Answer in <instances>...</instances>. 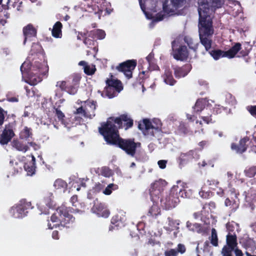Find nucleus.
Wrapping results in <instances>:
<instances>
[{
	"label": "nucleus",
	"mask_w": 256,
	"mask_h": 256,
	"mask_svg": "<svg viewBox=\"0 0 256 256\" xmlns=\"http://www.w3.org/2000/svg\"><path fill=\"white\" fill-rule=\"evenodd\" d=\"M160 214V210L156 204H154L148 211V214L156 217Z\"/></svg>",
	"instance_id": "36"
},
{
	"label": "nucleus",
	"mask_w": 256,
	"mask_h": 256,
	"mask_svg": "<svg viewBox=\"0 0 256 256\" xmlns=\"http://www.w3.org/2000/svg\"><path fill=\"white\" fill-rule=\"evenodd\" d=\"M84 72L88 75H92L94 74L96 68L95 66L93 65H88L85 66L84 68Z\"/></svg>",
	"instance_id": "44"
},
{
	"label": "nucleus",
	"mask_w": 256,
	"mask_h": 256,
	"mask_svg": "<svg viewBox=\"0 0 256 256\" xmlns=\"http://www.w3.org/2000/svg\"><path fill=\"white\" fill-rule=\"evenodd\" d=\"M202 125V122L201 121H198V120L196 121V128L198 129V130H196V131H198V132H203V130L201 128Z\"/></svg>",
	"instance_id": "59"
},
{
	"label": "nucleus",
	"mask_w": 256,
	"mask_h": 256,
	"mask_svg": "<svg viewBox=\"0 0 256 256\" xmlns=\"http://www.w3.org/2000/svg\"><path fill=\"white\" fill-rule=\"evenodd\" d=\"M162 78L164 82L167 84L173 86L176 82V80L173 78L172 72L168 68H165Z\"/></svg>",
	"instance_id": "24"
},
{
	"label": "nucleus",
	"mask_w": 256,
	"mask_h": 256,
	"mask_svg": "<svg viewBox=\"0 0 256 256\" xmlns=\"http://www.w3.org/2000/svg\"><path fill=\"white\" fill-rule=\"evenodd\" d=\"M136 62L134 60H128L122 63L117 67V69L124 72V75L128 78L132 77V71L136 66Z\"/></svg>",
	"instance_id": "15"
},
{
	"label": "nucleus",
	"mask_w": 256,
	"mask_h": 256,
	"mask_svg": "<svg viewBox=\"0 0 256 256\" xmlns=\"http://www.w3.org/2000/svg\"><path fill=\"white\" fill-rule=\"evenodd\" d=\"M140 8L148 19L152 20L150 25L152 24L162 20L165 16L163 12L156 14V2L154 0H138Z\"/></svg>",
	"instance_id": "5"
},
{
	"label": "nucleus",
	"mask_w": 256,
	"mask_h": 256,
	"mask_svg": "<svg viewBox=\"0 0 256 256\" xmlns=\"http://www.w3.org/2000/svg\"><path fill=\"white\" fill-rule=\"evenodd\" d=\"M56 86L62 90H64L66 92L68 86H66V83L65 81L58 82L56 84Z\"/></svg>",
	"instance_id": "51"
},
{
	"label": "nucleus",
	"mask_w": 256,
	"mask_h": 256,
	"mask_svg": "<svg viewBox=\"0 0 256 256\" xmlns=\"http://www.w3.org/2000/svg\"><path fill=\"white\" fill-rule=\"evenodd\" d=\"M167 162L166 160H160L158 162V164L160 168L164 169L166 167Z\"/></svg>",
	"instance_id": "57"
},
{
	"label": "nucleus",
	"mask_w": 256,
	"mask_h": 256,
	"mask_svg": "<svg viewBox=\"0 0 256 256\" xmlns=\"http://www.w3.org/2000/svg\"><path fill=\"white\" fill-rule=\"evenodd\" d=\"M246 200L250 204L254 202H256V190L252 188L246 195Z\"/></svg>",
	"instance_id": "30"
},
{
	"label": "nucleus",
	"mask_w": 256,
	"mask_h": 256,
	"mask_svg": "<svg viewBox=\"0 0 256 256\" xmlns=\"http://www.w3.org/2000/svg\"><path fill=\"white\" fill-rule=\"evenodd\" d=\"M186 2V0H165L163 3L164 14L169 16L178 14V10L182 8Z\"/></svg>",
	"instance_id": "8"
},
{
	"label": "nucleus",
	"mask_w": 256,
	"mask_h": 256,
	"mask_svg": "<svg viewBox=\"0 0 256 256\" xmlns=\"http://www.w3.org/2000/svg\"><path fill=\"white\" fill-rule=\"evenodd\" d=\"M200 158V155L195 150H190L185 153H181L180 157V164H185L193 160H196Z\"/></svg>",
	"instance_id": "17"
},
{
	"label": "nucleus",
	"mask_w": 256,
	"mask_h": 256,
	"mask_svg": "<svg viewBox=\"0 0 256 256\" xmlns=\"http://www.w3.org/2000/svg\"><path fill=\"white\" fill-rule=\"evenodd\" d=\"M178 190V186H173L170 194L160 200L162 206L166 210L175 208L180 202Z\"/></svg>",
	"instance_id": "7"
},
{
	"label": "nucleus",
	"mask_w": 256,
	"mask_h": 256,
	"mask_svg": "<svg viewBox=\"0 0 256 256\" xmlns=\"http://www.w3.org/2000/svg\"><path fill=\"white\" fill-rule=\"evenodd\" d=\"M31 157L32 162H30L29 164H25L24 166V169L27 172V174L28 176H32L33 174H34L36 168V158L33 155H32Z\"/></svg>",
	"instance_id": "28"
},
{
	"label": "nucleus",
	"mask_w": 256,
	"mask_h": 256,
	"mask_svg": "<svg viewBox=\"0 0 256 256\" xmlns=\"http://www.w3.org/2000/svg\"><path fill=\"white\" fill-rule=\"evenodd\" d=\"M240 243L246 248L249 249L250 250L254 251V238L252 239L248 237H246L242 239L240 241Z\"/></svg>",
	"instance_id": "25"
},
{
	"label": "nucleus",
	"mask_w": 256,
	"mask_h": 256,
	"mask_svg": "<svg viewBox=\"0 0 256 256\" xmlns=\"http://www.w3.org/2000/svg\"><path fill=\"white\" fill-rule=\"evenodd\" d=\"M68 208L62 206L56 209V212L52 216L50 222H48V226L49 229L54 228H69L70 224L74 222V218L68 212Z\"/></svg>",
	"instance_id": "4"
},
{
	"label": "nucleus",
	"mask_w": 256,
	"mask_h": 256,
	"mask_svg": "<svg viewBox=\"0 0 256 256\" xmlns=\"http://www.w3.org/2000/svg\"><path fill=\"white\" fill-rule=\"evenodd\" d=\"M28 144L29 146L32 147L34 150H36L40 148V146L36 144L35 142H28Z\"/></svg>",
	"instance_id": "62"
},
{
	"label": "nucleus",
	"mask_w": 256,
	"mask_h": 256,
	"mask_svg": "<svg viewBox=\"0 0 256 256\" xmlns=\"http://www.w3.org/2000/svg\"><path fill=\"white\" fill-rule=\"evenodd\" d=\"M52 194H50L48 197L45 198L44 203L47 206L48 208H51L54 206V202L52 199Z\"/></svg>",
	"instance_id": "45"
},
{
	"label": "nucleus",
	"mask_w": 256,
	"mask_h": 256,
	"mask_svg": "<svg viewBox=\"0 0 256 256\" xmlns=\"http://www.w3.org/2000/svg\"><path fill=\"white\" fill-rule=\"evenodd\" d=\"M118 189V186L114 184H109L103 190L102 193L105 195H110L113 190Z\"/></svg>",
	"instance_id": "37"
},
{
	"label": "nucleus",
	"mask_w": 256,
	"mask_h": 256,
	"mask_svg": "<svg viewBox=\"0 0 256 256\" xmlns=\"http://www.w3.org/2000/svg\"><path fill=\"white\" fill-rule=\"evenodd\" d=\"M230 192V198L232 200L227 198L225 200L224 204L226 206L230 207V213H232L235 212L239 207L240 200L238 197L239 194L236 192L234 188L231 189Z\"/></svg>",
	"instance_id": "14"
},
{
	"label": "nucleus",
	"mask_w": 256,
	"mask_h": 256,
	"mask_svg": "<svg viewBox=\"0 0 256 256\" xmlns=\"http://www.w3.org/2000/svg\"><path fill=\"white\" fill-rule=\"evenodd\" d=\"M184 41L186 42L187 43L188 46L190 48H192V50H196L197 48L198 44H194L193 40L188 38H184Z\"/></svg>",
	"instance_id": "48"
},
{
	"label": "nucleus",
	"mask_w": 256,
	"mask_h": 256,
	"mask_svg": "<svg viewBox=\"0 0 256 256\" xmlns=\"http://www.w3.org/2000/svg\"><path fill=\"white\" fill-rule=\"evenodd\" d=\"M246 176L252 178L256 176V166H252L244 170Z\"/></svg>",
	"instance_id": "43"
},
{
	"label": "nucleus",
	"mask_w": 256,
	"mask_h": 256,
	"mask_svg": "<svg viewBox=\"0 0 256 256\" xmlns=\"http://www.w3.org/2000/svg\"><path fill=\"white\" fill-rule=\"evenodd\" d=\"M154 54L152 53L150 54L146 58V60L149 64H150L151 63H152L153 59H154Z\"/></svg>",
	"instance_id": "60"
},
{
	"label": "nucleus",
	"mask_w": 256,
	"mask_h": 256,
	"mask_svg": "<svg viewBox=\"0 0 256 256\" xmlns=\"http://www.w3.org/2000/svg\"><path fill=\"white\" fill-rule=\"evenodd\" d=\"M32 136V130L26 126L20 132V137L22 139H28Z\"/></svg>",
	"instance_id": "38"
},
{
	"label": "nucleus",
	"mask_w": 256,
	"mask_h": 256,
	"mask_svg": "<svg viewBox=\"0 0 256 256\" xmlns=\"http://www.w3.org/2000/svg\"><path fill=\"white\" fill-rule=\"evenodd\" d=\"M121 218H119L118 215L114 216L111 220V222L112 224H116V226H119V222L122 221Z\"/></svg>",
	"instance_id": "52"
},
{
	"label": "nucleus",
	"mask_w": 256,
	"mask_h": 256,
	"mask_svg": "<svg viewBox=\"0 0 256 256\" xmlns=\"http://www.w3.org/2000/svg\"><path fill=\"white\" fill-rule=\"evenodd\" d=\"M55 116L58 118V121L60 122L61 124L65 127L70 128L69 123L65 118V116L64 112L59 108H56L55 109Z\"/></svg>",
	"instance_id": "29"
},
{
	"label": "nucleus",
	"mask_w": 256,
	"mask_h": 256,
	"mask_svg": "<svg viewBox=\"0 0 256 256\" xmlns=\"http://www.w3.org/2000/svg\"><path fill=\"white\" fill-rule=\"evenodd\" d=\"M246 109L252 116H256V106H248Z\"/></svg>",
	"instance_id": "54"
},
{
	"label": "nucleus",
	"mask_w": 256,
	"mask_h": 256,
	"mask_svg": "<svg viewBox=\"0 0 256 256\" xmlns=\"http://www.w3.org/2000/svg\"><path fill=\"white\" fill-rule=\"evenodd\" d=\"M138 126L144 136L151 138L160 132L162 122L158 118L152 120L146 118L139 122Z\"/></svg>",
	"instance_id": "6"
},
{
	"label": "nucleus",
	"mask_w": 256,
	"mask_h": 256,
	"mask_svg": "<svg viewBox=\"0 0 256 256\" xmlns=\"http://www.w3.org/2000/svg\"><path fill=\"white\" fill-rule=\"evenodd\" d=\"M60 96H61V94L60 93L58 94V92H56V94H55L54 99L56 100V98H60V100H58L56 102V105L57 106H60V104H62L64 100V98H60Z\"/></svg>",
	"instance_id": "55"
},
{
	"label": "nucleus",
	"mask_w": 256,
	"mask_h": 256,
	"mask_svg": "<svg viewBox=\"0 0 256 256\" xmlns=\"http://www.w3.org/2000/svg\"><path fill=\"white\" fill-rule=\"evenodd\" d=\"M210 54L212 58L216 60H217L220 58L226 57L225 52L220 50H212Z\"/></svg>",
	"instance_id": "39"
},
{
	"label": "nucleus",
	"mask_w": 256,
	"mask_h": 256,
	"mask_svg": "<svg viewBox=\"0 0 256 256\" xmlns=\"http://www.w3.org/2000/svg\"><path fill=\"white\" fill-rule=\"evenodd\" d=\"M186 226L190 230L194 232H196L199 234H201L204 232V230L200 224L197 223L192 224L189 222H186Z\"/></svg>",
	"instance_id": "33"
},
{
	"label": "nucleus",
	"mask_w": 256,
	"mask_h": 256,
	"mask_svg": "<svg viewBox=\"0 0 256 256\" xmlns=\"http://www.w3.org/2000/svg\"><path fill=\"white\" fill-rule=\"evenodd\" d=\"M14 133L9 127L6 126L0 135V144H7L14 136Z\"/></svg>",
	"instance_id": "20"
},
{
	"label": "nucleus",
	"mask_w": 256,
	"mask_h": 256,
	"mask_svg": "<svg viewBox=\"0 0 256 256\" xmlns=\"http://www.w3.org/2000/svg\"><path fill=\"white\" fill-rule=\"evenodd\" d=\"M89 36H92L94 38L100 40L103 39L105 38V32L102 30H96L90 32Z\"/></svg>",
	"instance_id": "35"
},
{
	"label": "nucleus",
	"mask_w": 256,
	"mask_h": 256,
	"mask_svg": "<svg viewBox=\"0 0 256 256\" xmlns=\"http://www.w3.org/2000/svg\"><path fill=\"white\" fill-rule=\"evenodd\" d=\"M30 208H32L31 202L24 199L11 208L10 213L15 218H20L26 216L28 213L27 210Z\"/></svg>",
	"instance_id": "9"
},
{
	"label": "nucleus",
	"mask_w": 256,
	"mask_h": 256,
	"mask_svg": "<svg viewBox=\"0 0 256 256\" xmlns=\"http://www.w3.org/2000/svg\"><path fill=\"white\" fill-rule=\"evenodd\" d=\"M114 122L118 124L119 128L124 127L125 130L128 129L133 125V120L126 114H122L115 118Z\"/></svg>",
	"instance_id": "18"
},
{
	"label": "nucleus",
	"mask_w": 256,
	"mask_h": 256,
	"mask_svg": "<svg viewBox=\"0 0 256 256\" xmlns=\"http://www.w3.org/2000/svg\"><path fill=\"white\" fill-rule=\"evenodd\" d=\"M56 189H65L67 187L66 182L62 179L56 180L54 184Z\"/></svg>",
	"instance_id": "40"
},
{
	"label": "nucleus",
	"mask_w": 256,
	"mask_h": 256,
	"mask_svg": "<svg viewBox=\"0 0 256 256\" xmlns=\"http://www.w3.org/2000/svg\"><path fill=\"white\" fill-rule=\"evenodd\" d=\"M105 88V95L109 98H112L123 89L122 82L118 80H107Z\"/></svg>",
	"instance_id": "10"
},
{
	"label": "nucleus",
	"mask_w": 256,
	"mask_h": 256,
	"mask_svg": "<svg viewBox=\"0 0 256 256\" xmlns=\"http://www.w3.org/2000/svg\"><path fill=\"white\" fill-rule=\"evenodd\" d=\"M241 49V44L240 43L236 44L231 48L225 51L226 57L232 58H234Z\"/></svg>",
	"instance_id": "27"
},
{
	"label": "nucleus",
	"mask_w": 256,
	"mask_h": 256,
	"mask_svg": "<svg viewBox=\"0 0 256 256\" xmlns=\"http://www.w3.org/2000/svg\"><path fill=\"white\" fill-rule=\"evenodd\" d=\"M99 132L104 136V140L108 144L118 146L128 154L132 156H134L136 148L140 146V143L134 142V139L120 138L117 127L110 120L101 128H99Z\"/></svg>",
	"instance_id": "3"
},
{
	"label": "nucleus",
	"mask_w": 256,
	"mask_h": 256,
	"mask_svg": "<svg viewBox=\"0 0 256 256\" xmlns=\"http://www.w3.org/2000/svg\"><path fill=\"white\" fill-rule=\"evenodd\" d=\"M172 53L174 58L176 60H186L188 54L186 46H180L178 48H176L175 42H172Z\"/></svg>",
	"instance_id": "16"
},
{
	"label": "nucleus",
	"mask_w": 256,
	"mask_h": 256,
	"mask_svg": "<svg viewBox=\"0 0 256 256\" xmlns=\"http://www.w3.org/2000/svg\"><path fill=\"white\" fill-rule=\"evenodd\" d=\"M209 104L208 100L206 98L199 99L196 101L194 109L196 112H200L206 106H208Z\"/></svg>",
	"instance_id": "26"
},
{
	"label": "nucleus",
	"mask_w": 256,
	"mask_h": 256,
	"mask_svg": "<svg viewBox=\"0 0 256 256\" xmlns=\"http://www.w3.org/2000/svg\"><path fill=\"white\" fill-rule=\"evenodd\" d=\"M84 42L85 44L88 46H90L91 44H94V42L89 38H86L84 40Z\"/></svg>",
	"instance_id": "64"
},
{
	"label": "nucleus",
	"mask_w": 256,
	"mask_h": 256,
	"mask_svg": "<svg viewBox=\"0 0 256 256\" xmlns=\"http://www.w3.org/2000/svg\"><path fill=\"white\" fill-rule=\"evenodd\" d=\"M62 24L60 22H57L53 26L52 30V36L58 38H60L62 36Z\"/></svg>",
	"instance_id": "32"
},
{
	"label": "nucleus",
	"mask_w": 256,
	"mask_h": 256,
	"mask_svg": "<svg viewBox=\"0 0 256 256\" xmlns=\"http://www.w3.org/2000/svg\"><path fill=\"white\" fill-rule=\"evenodd\" d=\"M101 174L106 177H109L112 174V172L109 168L102 167L101 169Z\"/></svg>",
	"instance_id": "49"
},
{
	"label": "nucleus",
	"mask_w": 256,
	"mask_h": 256,
	"mask_svg": "<svg viewBox=\"0 0 256 256\" xmlns=\"http://www.w3.org/2000/svg\"><path fill=\"white\" fill-rule=\"evenodd\" d=\"M79 86L76 85H74L72 84L70 86H68L66 88V92L70 94H74L78 90V88Z\"/></svg>",
	"instance_id": "47"
},
{
	"label": "nucleus",
	"mask_w": 256,
	"mask_h": 256,
	"mask_svg": "<svg viewBox=\"0 0 256 256\" xmlns=\"http://www.w3.org/2000/svg\"><path fill=\"white\" fill-rule=\"evenodd\" d=\"M168 226H164V229L169 232H170L172 230H178L179 228L178 225H179V221L178 220H173L172 219H170V218H168Z\"/></svg>",
	"instance_id": "31"
},
{
	"label": "nucleus",
	"mask_w": 256,
	"mask_h": 256,
	"mask_svg": "<svg viewBox=\"0 0 256 256\" xmlns=\"http://www.w3.org/2000/svg\"><path fill=\"white\" fill-rule=\"evenodd\" d=\"M199 194L200 197L203 198H208L210 196V192L208 191H206L204 188H202L201 190L199 192Z\"/></svg>",
	"instance_id": "50"
},
{
	"label": "nucleus",
	"mask_w": 256,
	"mask_h": 256,
	"mask_svg": "<svg viewBox=\"0 0 256 256\" xmlns=\"http://www.w3.org/2000/svg\"><path fill=\"white\" fill-rule=\"evenodd\" d=\"M71 77L72 78V84L79 86L80 81L81 79L80 75L78 74H72Z\"/></svg>",
	"instance_id": "46"
},
{
	"label": "nucleus",
	"mask_w": 256,
	"mask_h": 256,
	"mask_svg": "<svg viewBox=\"0 0 256 256\" xmlns=\"http://www.w3.org/2000/svg\"><path fill=\"white\" fill-rule=\"evenodd\" d=\"M248 141V138L245 137L242 139L240 140L239 142L238 146H236V144H232L231 148L232 150H236L237 153L242 154L246 150V144Z\"/></svg>",
	"instance_id": "21"
},
{
	"label": "nucleus",
	"mask_w": 256,
	"mask_h": 256,
	"mask_svg": "<svg viewBox=\"0 0 256 256\" xmlns=\"http://www.w3.org/2000/svg\"><path fill=\"white\" fill-rule=\"evenodd\" d=\"M166 182L162 179L156 180L151 186L150 190V193L152 200L154 202H156L160 198L162 192L164 190V188L166 186Z\"/></svg>",
	"instance_id": "11"
},
{
	"label": "nucleus",
	"mask_w": 256,
	"mask_h": 256,
	"mask_svg": "<svg viewBox=\"0 0 256 256\" xmlns=\"http://www.w3.org/2000/svg\"><path fill=\"white\" fill-rule=\"evenodd\" d=\"M192 195V192L190 190H182L178 188V196H180L184 198H190Z\"/></svg>",
	"instance_id": "41"
},
{
	"label": "nucleus",
	"mask_w": 256,
	"mask_h": 256,
	"mask_svg": "<svg viewBox=\"0 0 256 256\" xmlns=\"http://www.w3.org/2000/svg\"><path fill=\"white\" fill-rule=\"evenodd\" d=\"M190 66L186 64L182 67H176L174 68L175 76L177 78H180L186 76L190 70Z\"/></svg>",
	"instance_id": "22"
},
{
	"label": "nucleus",
	"mask_w": 256,
	"mask_h": 256,
	"mask_svg": "<svg viewBox=\"0 0 256 256\" xmlns=\"http://www.w3.org/2000/svg\"><path fill=\"white\" fill-rule=\"evenodd\" d=\"M210 242L215 246L218 245V238L216 231L214 228L212 230V234L210 236Z\"/></svg>",
	"instance_id": "42"
},
{
	"label": "nucleus",
	"mask_w": 256,
	"mask_h": 256,
	"mask_svg": "<svg viewBox=\"0 0 256 256\" xmlns=\"http://www.w3.org/2000/svg\"><path fill=\"white\" fill-rule=\"evenodd\" d=\"M84 106H82L78 108L76 112V114H82L85 118H92L95 116L94 110L96 108V104L94 102H84Z\"/></svg>",
	"instance_id": "12"
},
{
	"label": "nucleus",
	"mask_w": 256,
	"mask_h": 256,
	"mask_svg": "<svg viewBox=\"0 0 256 256\" xmlns=\"http://www.w3.org/2000/svg\"><path fill=\"white\" fill-rule=\"evenodd\" d=\"M96 208V211H94L98 216H102L104 218H108L110 215V212L106 208H104V204H100L98 205H94L92 210Z\"/></svg>",
	"instance_id": "23"
},
{
	"label": "nucleus",
	"mask_w": 256,
	"mask_h": 256,
	"mask_svg": "<svg viewBox=\"0 0 256 256\" xmlns=\"http://www.w3.org/2000/svg\"><path fill=\"white\" fill-rule=\"evenodd\" d=\"M207 183L209 186H216L218 184L219 182L215 180H208Z\"/></svg>",
	"instance_id": "61"
},
{
	"label": "nucleus",
	"mask_w": 256,
	"mask_h": 256,
	"mask_svg": "<svg viewBox=\"0 0 256 256\" xmlns=\"http://www.w3.org/2000/svg\"><path fill=\"white\" fill-rule=\"evenodd\" d=\"M30 54L20 67L22 75L28 74L26 82L30 85H36L42 80V76L46 75L48 68L45 62V56L41 46L34 43L32 46Z\"/></svg>",
	"instance_id": "2"
},
{
	"label": "nucleus",
	"mask_w": 256,
	"mask_h": 256,
	"mask_svg": "<svg viewBox=\"0 0 256 256\" xmlns=\"http://www.w3.org/2000/svg\"><path fill=\"white\" fill-rule=\"evenodd\" d=\"M178 252L175 249H170L164 252L165 256H177Z\"/></svg>",
	"instance_id": "53"
},
{
	"label": "nucleus",
	"mask_w": 256,
	"mask_h": 256,
	"mask_svg": "<svg viewBox=\"0 0 256 256\" xmlns=\"http://www.w3.org/2000/svg\"><path fill=\"white\" fill-rule=\"evenodd\" d=\"M23 34L24 36V44L27 41H32L36 36V30L34 26L30 24L23 28Z\"/></svg>",
	"instance_id": "19"
},
{
	"label": "nucleus",
	"mask_w": 256,
	"mask_h": 256,
	"mask_svg": "<svg viewBox=\"0 0 256 256\" xmlns=\"http://www.w3.org/2000/svg\"><path fill=\"white\" fill-rule=\"evenodd\" d=\"M78 198L76 196H73L70 198V202L73 206H76V204L75 203L77 202Z\"/></svg>",
	"instance_id": "63"
},
{
	"label": "nucleus",
	"mask_w": 256,
	"mask_h": 256,
	"mask_svg": "<svg viewBox=\"0 0 256 256\" xmlns=\"http://www.w3.org/2000/svg\"><path fill=\"white\" fill-rule=\"evenodd\" d=\"M103 188L102 185L100 183L96 184L94 187V190L95 192H100Z\"/></svg>",
	"instance_id": "58"
},
{
	"label": "nucleus",
	"mask_w": 256,
	"mask_h": 256,
	"mask_svg": "<svg viewBox=\"0 0 256 256\" xmlns=\"http://www.w3.org/2000/svg\"><path fill=\"white\" fill-rule=\"evenodd\" d=\"M12 146L18 150L26 152L28 150V146L27 145L22 144L18 140H14L12 142Z\"/></svg>",
	"instance_id": "34"
},
{
	"label": "nucleus",
	"mask_w": 256,
	"mask_h": 256,
	"mask_svg": "<svg viewBox=\"0 0 256 256\" xmlns=\"http://www.w3.org/2000/svg\"><path fill=\"white\" fill-rule=\"evenodd\" d=\"M224 0H198V32L202 44L208 50L212 46L211 38L214 34L212 14L214 8H220Z\"/></svg>",
	"instance_id": "1"
},
{
	"label": "nucleus",
	"mask_w": 256,
	"mask_h": 256,
	"mask_svg": "<svg viewBox=\"0 0 256 256\" xmlns=\"http://www.w3.org/2000/svg\"><path fill=\"white\" fill-rule=\"evenodd\" d=\"M176 250L178 252V253L180 252L181 254H183L186 252V248L184 244H179L178 245L177 249Z\"/></svg>",
	"instance_id": "56"
},
{
	"label": "nucleus",
	"mask_w": 256,
	"mask_h": 256,
	"mask_svg": "<svg viewBox=\"0 0 256 256\" xmlns=\"http://www.w3.org/2000/svg\"><path fill=\"white\" fill-rule=\"evenodd\" d=\"M236 246V235L229 233L226 236V245L222 250V253L223 256H232V252Z\"/></svg>",
	"instance_id": "13"
}]
</instances>
